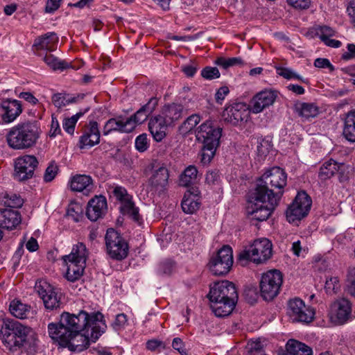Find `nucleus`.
<instances>
[{"instance_id": "1", "label": "nucleus", "mask_w": 355, "mask_h": 355, "mask_svg": "<svg viewBox=\"0 0 355 355\" xmlns=\"http://www.w3.org/2000/svg\"><path fill=\"white\" fill-rule=\"evenodd\" d=\"M107 325L100 311L80 310L77 314L63 312L58 323L48 325L49 336L71 352L87 349L90 339L95 342L105 331Z\"/></svg>"}, {"instance_id": "2", "label": "nucleus", "mask_w": 355, "mask_h": 355, "mask_svg": "<svg viewBox=\"0 0 355 355\" xmlns=\"http://www.w3.org/2000/svg\"><path fill=\"white\" fill-rule=\"evenodd\" d=\"M287 182V174L279 167H273L258 180L252 191V199H264L270 197L274 201L280 200Z\"/></svg>"}, {"instance_id": "3", "label": "nucleus", "mask_w": 355, "mask_h": 355, "mask_svg": "<svg viewBox=\"0 0 355 355\" xmlns=\"http://www.w3.org/2000/svg\"><path fill=\"white\" fill-rule=\"evenodd\" d=\"M30 332L29 327L13 320L4 321L1 329L2 341L8 349L15 350L28 343V347H25L27 352L34 354L37 351V343L35 338H33V341H27Z\"/></svg>"}, {"instance_id": "4", "label": "nucleus", "mask_w": 355, "mask_h": 355, "mask_svg": "<svg viewBox=\"0 0 355 355\" xmlns=\"http://www.w3.org/2000/svg\"><path fill=\"white\" fill-rule=\"evenodd\" d=\"M42 134L37 121L19 123L11 128L7 135L8 146L15 150H24L35 146Z\"/></svg>"}, {"instance_id": "5", "label": "nucleus", "mask_w": 355, "mask_h": 355, "mask_svg": "<svg viewBox=\"0 0 355 355\" xmlns=\"http://www.w3.org/2000/svg\"><path fill=\"white\" fill-rule=\"evenodd\" d=\"M222 132V128L209 120L202 123L196 129V139L202 144L201 162L203 164H209L214 158L220 145Z\"/></svg>"}, {"instance_id": "6", "label": "nucleus", "mask_w": 355, "mask_h": 355, "mask_svg": "<svg viewBox=\"0 0 355 355\" xmlns=\"http://www.w3.org/2000/svg\"><path fill=\"white\" fill-rule=\"evenodd\" d=\"M272 252V245L270 241L261 238L255 240L248 249L241 251L238 256V260L242 266L250 261L261 264L271 257Z\"/></svg>"}, {"instance_id": "7", "label": "nucleus", "mask_w": 355, "mask_h": 355, "mask_svg": "<svg viewBox=\"0 0 355 355\" xmlns=\"http://www.w3.org/2000/svg\"><path fill=\"white\" fill-rule=\"evenodd\" d=\"M252 191H250L248 194V215L258 221L267 220L278 205L279 201H274L272 198L267 196L264 199H252Z\"/></svg>"}, {"instance_id": "8", "label": "nucleus", "mask_w": 355, "mask_h": 355, "mask_svg": "<svg viewBox=\"0 0 355 355\" xmlns=\"http://www.w3.org/2000/svg\"><path fill=\"white\" fill-rule=\"evenodd\" d=\"M105 241L107 253L111 259L121 261L127 257L129 251L128 244L119 232L113 228L108 229Z\"/></svg>"}, {"instance_id": "9", "label": "nucleus", "mask_w": 355, "mask_h": 355, "mask_svg": "<svg viewBox=\"0 0 355 355\" xmlns=\"http://www.w3.org/2000/svg\"><path fill=\"white\" fill-rule=\"evenodd\" d=\"M283 275L277 270H271L262 275L259 286L261 296L266 301L273 300L279 293Z\"/></svg>"}, {"instance_id": "10", "label": "nucleus", "mask_w": 355, "mask_h": 355, "mask_svg": "<svg viewBox=\"0 0 355 355\" xmlns=\"http://www.w3.org/2000/svg\"><path fill=\"white\" fill-rule=\"evenodd\" d=\"M233 262L232 248L229 245H224L211 258L209 267L213 275L223 276L230 272Z\"/></svg>"}, {"instance_id": "11", "label": "nucleus", "mask_w": 355, "mask_h": 355, "mask_svg": "<svg viewBox=\"0 0 355 355\" xmlns=\"http://www.w3.org/2000/svg\"><path fill=\"white\" fill-rule=\"evenodd\" d=\"M151 173L148 179L147 187L150 192L161 194L168 184L169 173L164 164L152 163Z\"/></svg>"}, {"instance_id": "12", "label": "nucleus", "mask_w": 355, "mask_h": 355, "mask_svg": "<svg viewBox=\"0 0 355 355\" xmlns=\"http://www.w3.org/2000/svg\"><path fill=\"white\" fill-rule=\"evenodd\" d=\"M312 200L305 191L298 192L293 203L286 211L288 222L300 220L306 216L311 206Z\"/></svg>"}, {"instance_id": "13", "label": "nucleus", "mask_w": 355, "mask_h": 355, "mask_svg": "<svg viewBox=\"0 0 355 355\" xmlns=\"http://www.w3.org/2000/svg\"><path fill=\"white\" fill-rule=\"evenodd\" d=\"M287 314L293 322L309 323L313 320L315 312L301 299L295 297L288 302Z\"/></svg>"}, {"instance_id": "14", "label": "nucleus", "mask_w": 355, "mask_h": 355, "mask_svg": "<svg viewBox=\"0 0 355 355\" xmlns=\"http://www.w3.org/2000/svg\"><path fill=\"white\" fill-rule=\"evenodd\" d=\"M37 166L38 161L34 155H25L18 157L15 164V180L21 182L33 178Z\"/></svg>"}, {"instance_id": "15", "label": "nucleus", "mask_w": 355, "mask_h": 355, "mask_svg": "<svg viewBox=\"0 0 355 355\" xmlns=\"http://www.w3.org/2000/svg\"><path fill=\"white\" fill-rule=\"evenodd\" d=\"M209 301L237 300L238 293L234 284L227 280L214 283L208 294Z\"/></svg>"}, {"instance_id": "16", "label": "nucleus", "mask_w": 355, "mask_h": 355, "mask_svg": "<svg viewBox=\"0 0 355 355\" xmlns=\"http://www.w3.org/2000/svg\"><path fill=\"white\" fill-rule=\"evenodd\" d=\"M35 288L42 299L46 309L53 310L60 308L61 302L55 289L46 282H36Z\"/></svg>"}, {"instance_id": "17", "label": "nucleus", "mask_w": 355, "mask_h": 355, "mask_svg": "<svg viewBox=\"0 0 355 355\" xmlns=\"http://www.w3.org/2000/svg\"><path fill=\"white\" fill-rule=\"evenodd\" d=\"M248 112L245 104L236 103L227 106L223 112L222 117L225 121L233 125L246 120Z\"/></svg>"}, {"instance_id": "18", "label": "nucleus", "mask_w": 355, "mask_h": 355, "mask_svg": "<svg viewBox=\"0 0 355 355\" xmlns=\"http://www.w3.org/2000/svg\"><path fill=\"white\" fill-rule=\"evenodd\" d=\"M331 320L336 324L342 325L352 319V303L342 298L337 300L333 306Z\"/></svg>"}, {"instance_id": "19", "label": "nucleus", "mask_w": 355, "mask_h": 355, "mask_svg": "<svg viewBox=\"0 0 355 355\" xmlns=\"http://www.w3.org/2000/svg\"><path fill=\"white\" fill-rule=\"evenodd\" d=\"M22 112L20 101L9 98L1 101L0 103V114L3 122L10 123L14 121Z\"/></svg>"}, {"instance_id": "20", "label": "nucleus", "mask_w": 355, "mask_h": 355, "mask_svg": "<svg viewBox=\"0 0 355 355\" xmlns=\"http://www.w3.org/2000/svg\"><path fill=\"white\" fill-rule=\"evenodd\" d=\"M100 141V131L96 121H90L83 129V135L79 139V147H92Z\"/></svg>"}, {"instance_id": "21", "label": "nucleus", "mask_w": 355, "mask_h": 355, "mask_svg": "<svg viewBox=\"0 0 355 355\" xmlns=\"http://www.w3.org/2000/svg\"><path fill=\"white\" fill-rule=\"evenodd\" d=\"M277 98L276 94L271 90H264L257 94L252 99L251 110L257 114L272 105Z\"/></svg>"}, {"instance_id": "22", "label": "nucleus", "mask_w": 355, "mask_h": 355, "mask_svg": "<svg viewBox=\"0 0 355 355\" xmlns=\"http://www.w3.org/2000/svg\"><path fill=\"white\" fill-rule=\"evenodd\" d=\"M133 130L131 119H124L122 116L111 118L103 127V134L107 135L112 132H130Z\"/></svg>"}, {"instance_id": "23", "label": "nucleus", "mask_w": 355, "mask_h": 355, "mask_svg": "<svg viewBox=\"0 0 355 355\" xmlns=\"http://www.w3.org/2000/svg\"><path fill=\"white\" fill-rule=\"evenodd\" d=\"M200 204V191L192 187L185 192L181 207L185 214H192L199 209Z\"/></svg>"}, {"instance_id": "24", "label": "nucleus", "mask_w": 355, "mask_h": 355, "mask_svg": "<svg viewBox=\"0 0 355 355\" xmlns=\"http://www.w3.org/2000/svg\"><path fill=\"white\" fill-rule=\"evenodd\" d=\"M70 189L73 191L83 192L88 195L94 189V181L91 176L87 175L76 174L70 178L69 182Z\"/></svg>"}, {"instance_id": "25", "label": "nucleus", "mask_w": 355, "mask_h": 355, "mask_svg": "<svg viewBox=\"0 0 355 355\" xmlns=\"http://www.w3.org/2000/svg\"><path fill=\"white\" fill-rule=\"evenodd\" d=\"M187 114V110L181 104L172 103L165 105L159 114L166 123L173 125L179 121L184 114Z\"/></svg>"}, {"instance_id": "26", "label": "nucleus", "mask_w": 355, "mask_h": 355, "mask_svg": "<svg viewBox=\"0 0 355 355\" xmlns=\"http://www.w3.org/2000/svg\"><path fill=\"white\" fill-rule=\"evenodd\" d=\"M21 222L20 213L12 209H0V228L15 229Z\"/></svg>"}, {"instance_id": "27", "label": "nucleus", "mask_w": 355, "mask_h": 355, "mask_svg": "<svg viewBox=\"0 0 355 355\" xmlns=\"http://www.w3.org/2000/svg\"><path fill=\"white\" fill-rule=\"evenodd\" d=\"M107 207V202L102 196H95L91 199L87 207V216L92 221L97 220L103 215Z\"/></svg>"}, {"instance_id": "28", "label": "nucleus", "mask_w": 355, "mask_h": 355, "mask_svg": "<svg viewBox=\"0 0 355 355\" xmlns=\"http://www.w3.org/2000/svg\"><path fill=\"white\" fill-rule=\"evenodd\" d=\"M157 105L158 99L155 97H153L146 104L137 110L134 115L127 118V119H131L133 123V130L137 124H141L148 119V116L155 110Z\"/></svg>"}, {"instance_id": "29", "label": "nucleus", "mask_w": 355, "mask_h": 355, "mask_svg": "<svg viewBox=\"0 0 355 355\" xmlns=\"http://www.w3.org/2000/svg\"><path fill=\"white\" fill-rule=\"evenodd\" d=\"M170 126L160 115L150 119L148 129L156 141H161L166 137L167 127Z\"/></svg>"}, {"instance_id": "30", "label": "nucleus", "mask_w": 355, "mask_h": 355, "mask_svg": "<svg viewBox=\"0 0 355 355\" xmlns=\"http://www.w3.org/2000/svg\"><path fill=\"white\" fill-rule=\"evenodd\" d=\"M237 300H214L210 301V307L217 317L229 315L234 310Z\"/></svg>"}, {"instance_id": "31", "label": "nucleus", "mask_w": 355, "mask_h": 355, "mask_svg": "<svg viewBox=\"0 0 355 355\" xmlns=\"http://www.w3.org/2000/svg\"><path fill=\"white\" fill-rule=\"evenodd\" d=\"M58 42V37L54 32L47 33L35 39L34 46L37 49H44L48 51H54Z\"/></svg>"}, {"instance_id": "32", "label": "nucleus", "mask_w": 355, "mask_h": 355, "mask_svg": "<svg viewBox=\"0 0 355 355\" xmlns=\"http://www.w3.org/2000/svg\"><path fill=\"white\" fill-rule=\"evenodd\" d=\"M88 251L83 243H78L73 245L69 254L62 257L64 261H76V263H86Z\"/></svg>"}, {"instance_id": "33", "label": "nucleus", "mask_w": 355, "mask_h": 355, "mask_svg": "<svg viewBox=\"0 0 355 355\" xmlns=\"http://www.w3.org/2000/svg\"><path fill=\"white\" fill-rule=\"evenodd\" d=\"M85 97L84 94H78L76 96H70L69 94L58 93L52 96V103L58 108H62L69 104L76 103L82 101Z\"/></svg>"}, {"instance_id": "34", "label": "nucleus", "mask_w": 355, "mask_h": 355, "mask_svg": "<svg viewBox=\"0 0 355 355\" xmlns=\"http://www.w3.org/2000/svg\"><path fill=\"white\" fill-rule=\"evenodd\" d=\"M343 135L349 141L355 142V110H350L345 114Z\"/></svg>"}, {"instance_id": "35", "label": "nucleus", "mask_w": 355, "mask_h": 355, "mask_svg": "<svg viewBox=\"0 0 355 355\" xmlns=\"http://www.w3.org/2000/svg\"><path fill=\"white\" fill-rule=\"evenodd\" d=\"M30 305L23 303L21 300H13L10 302L9 310L10 313L17 318L26 319L31 314Z\"/></svg>"}, {"instance_id": "36", "label": "nucleus", "mask_w": 355, "mask_h": 355, "mask_svg": "<svg viewBox=\"0 0 355 355\" xmlns=\"http://www.w3.org/2000/svg\"><path fill=\"white\" fill-rule=\"evenodd\" d=\"M67 266V270L65 274L67 279L74 282L79 279L83 275L86 263H76V261H64Z\"/></svg>"}, {"instance_id": "37", "label": "nucleus", "mask_w": 355, "mask_h": 355, "mask_svg": "<svg viewBox=\"0 0 355 355\" xmlns=\"http://www.w3.org/2000/svg\"><path fill=\"white\" fill-rule=\"evenodd\" d=\"M286 350L291 355H313L311 347L295 340H289L288 341Z\"/></svg>"}, {"instance_id": "38", "label": "nucleus", "mask_w": 355, "mask_h": 355, "mask_svg": "<svg viewBox=\"0 0 355 355\" xmlns=\"http://www.w3.org/2000/svg\"><path fill=\"white\" fill-rule=\"evenodd\" d=\"M299 116L304 119L314 118L319 114L318 107L313 103H300L295 106Z\"/></svg>"}, {"instance_id": "39", "label": "nucleus", "mask_w": 355, "mask_h": 355, "mask_svg": "<svg viewBox=\"0 0 355 355\" xmlns=\"http://www.w3.org/2000/svg\"><path fill=\"white\" fill-rule=\"evenodd\" d=\"M343 166L336 162L330 159L325 162L320 168L319 177L322 180H327L334 175Z\"/></svg>"}, {"instance_id": "40", "label": "nucleus", "mask_w": 355, "mask_h": 355, "mask_svg": "<svg viewBox=\"0 0 355 355\" xmlns=\"http://www.w3.org/2000/svg\"><path fill=\"white\" fill-rule=\"evenodd\" d=\"M198 170L195 166H189L180 177V184L182 187H189L196 182Z\"/></svg>"}, {"instance_id": "41", "label": "nucleus", "mask_w": 355, "mask_h": 355, "mask_svg": "<svg viewBox=\"0 0 355 355\" xmlns=\"http://www.w3.org/2000/svg\"><path fill=\"white\" fill-rule=\"evenodd\" d=\"M0 202L6 207L19 208L23 205V199L15 193H1Z\"/></svg>"}, {"instance_id": "42", "label": "nucleus", "mask_w": 355, "mask_h": 355, "mask_svg": "<svg viewBox=\"0 0 355 355\" xmlns=\"http://www.w3.org/2000/svg\"><path fill=\"white\" fill-rule=\"evenodd\" d=\"M121 210L123 214L130 215L135 220H139V209L135 207L134 202L131 200V198H128L121 202Z\"/></svg>"}, {"instance_id": "43", "label": "nucleus", "mask_w": 355, "mask_h": 355, "mask_svg": "<svg viewBox=\"0 0 355 355\" xmlns=\"http://www.w3.org/2000/svg\"><path fill=\"white\" fill-rule=\"evenodd\" d=\"M215 63L218 66L221 67L225 69H227L231 67L242 66L244 64L243 60L239 57L228 58H226L224 57H220L216 60Z\"/></svg>"}, {"instance_id": "44", "label": "nucleus", "mask_w": 355, "mask_h": 355, "mask_svg": "<svg viewBox=\"0 0 355 355\" xmlns=\"http://www.w3.org/2000/svg\"><path fill=\"white\" fill-rule=\"evenodd\" d=\"M43 60L45 62V63L50 67H51L53 70H63L68 67L67 62L59 60L57 58H55L51 54H46Z\"/></svg>"}, {"instance_id": "45", "label": "nucleus", "mask_w": 355, "mask_h": 355, "mask_svg": "<svg viewBox=\"0 0 355 355\" xmlns=\"http://www.w3.org/2000/svg\"><path fill=\"white\" fill-rule=\"evenodd\" d=\"M200 121V116L198 114H191L180 125V130L184 132H189L192 130Z\"/></svg>"}, {"instance_id": "46", "label": "nucleus", "mask_w": 355, "mask_h": 355, "mask_svg": "<svg viewBox=\"0 0 355 355\" xmlns=\"http://www.w3.org/2000/svg\"><path fill=\"white\" fill-rule=\"evenodd\" d=\"M340 288L338 277H327L324 288L327 293H336Z\"/></svg>"}, {"instance_id": "47", "label": "nucleus", "mask_w": 355, "mask_h": 355, "mask_svg": "<svg viewBox=\"0 0 355 355\" xmlns=\"http://www.w3.org/2000/svg\"><path fill=\"white\" fill-rule=\"evenodd\" d=\"M272 144L269 141L265 139H259L257 140V155L259 156L261 158L265 157L270 152Z\"/></svg>"}, {"instance_id": "48", "label": "nucleus", "mask_w": 355, "mask_h": 355, "mask_svg": "<svg viewBox=\"0 0 355 355\" xmlns=\"http://www.w3.org/2000/svg\"><path fill=\"white\" fill-rule=\"evenodd\" d=\"M67 215L71 218L73 221L78 222L80 218H82V209L79 204L73 203L69 206Z\"/></svg>"}, {"instance_id": "49", "label": "nucleus", "mask_w": 355, "mask_h": 355, "mask_svg": "<svg viewBox=\"0 0 355 355\" xmlns=\"http://www.w3.org/2000/svg\"><path fill=\"white\" fill-rule=\"evenodd\" d=\"M278 74L282 77H284L286 79H297L301 80L304 83H307L308 80L306 78H303L300 76H299L297 73L294 72L290 69L288 68H279L277 69Z\"/></svg>"}, {"instance_id": "50", "label": "nucleus", "mask_w": 355, "mask_h": 355, "mask_svg": "<svg viewBox=\"0 0 355 355\" xmlns=\"http://www.w3.org/2000/svg\"><path fill=\"white\" fill-rule=\"evenodd\" d=\"M58 172V166L56 163L53 161L51 162L48 167L46 168L44 174V180L46 182H51Z\"/></svg>"}, {"instance_id": "51", "label": "nucleus", "mask_w": 355, "mask_h": 355, "mask_svg": "<svg viewBox=\"0 0 355 355\" xmlns=\"http://www.w3.org/2000/svg\"><path fill=\"white\" fill-rule=\"evenodd\" d=\"M201 76L207 80L218 78L220 76L219 70L216 67H206L201 71Z\"/></svg>"}, {"instance_id": "52", "label": "nucleus", "mask_w": 355, "mask_h": 355, "mask_svg": "<svg viewBox=\"0 0 355 355\" xmlns=\"http://www.w3.org/2000/svg\"><path fill=\"white\" fill-rule=\"evenodd\" d=\"M174 269V263L171 261H165L159 265L157 272L160 275H170Z\"/></svg>"}, {"instance_id": "53", "label": "nucleus", "mask_w": 355, "mask_h": 355, "mask_svg": "<svg viewBox=\"0 0 355 355\" xmlns=\"http://www.w3.org/2000/svg\"><path fill=\"white\" fill-rule=\"evenodd\" d=\"M316 33L323 42L335 35V31L329 26H322L317 28Z\"/></svg>"}, {"instance_id": "54", "label": "nucleus", "mask_w": 355, "mask_h": 355, "mask_svg": "<svg viewBox=\"0 0 355 355\" xmlns=\"http://www.w3.org/2000/svg\"><path fill=\"white\" fill-rule=\"evenodd\" d=\"M135 148L141 153L144 152L148 149V142L146 134H142L137 137L135 139Z\"/></svg>"}, {"instance_id": "55", "label": "nucleus", "mask_w": 355, "mask_h": 355, "mask_svg": "<svg viewBox=\"0 0 355 355\" xmlns=\"http://www.w3.org/2000/svg\"><path fill=\"white\" fill-rule=\"evenodd\" d=\"M347 291L355 297V268H351L347 275Z\"/></svg>"}, {"instance_id": "56", "label": "nucleus", "mask_w": 355, "mask_h": 355, "mask_svg": "<svg viewBox=\"0 0 355 355\" xmlns=\"http://www.w3.org/2000/svg\"><path fill=\"white\" fill-rule=\"evenodd\" d=\"M127 316L124 313H119L116 315L112 326L115 331H119L125 327L127 323Z\"/></svg>"}, {"instance_id": "57", "label": "nucleus", "mask_w": 355, "mask_h": 355, "mask_svg": "<svg viewBox=\"0 0 355 355\" xmlns=\"http://www.w3.org/2000/svg\"><path fill=\"white\" fill-rule=\"evenodd\" d=\"M287 3L296 9L305 10L310 7L311 0H287Z\"/></svg>"}, {"instance_id": "58", "label": "nucleus", "mask_w": 355, "mask_h": 355, "mask_svg": "<svg viewBox=\"0 0 355 355\" xmlns=\"http://www.w3.org/2000/svg\"><path fill=\"white\" fill-rule=\"evenodd\" d=\"M113 193L118 200L122 202L130 196L128 194L127 190L121 186L114 187Z\"/></svg>"}, {"instance_id": "59", "label": "nucleus", "mask_w": 355, "mask_h": 355, "mask_svg": "<svg viewBox=\"0 0 355 355\" xmlns=\"http://www.w3.org/2000/svg\"><path fill=\"white\" fill-rule=\"evenodd\" d=\"M76 122L73 118L65 119L63 121L62 126L64 130L69 134L73 135L75 130Z\"/></svg>"}, {"instance_id": "60", "label": "nucleus", "mask_w": 355, "mask_h": 355, "mask_svg": "<svg viewBox=\"0 0 355 355\" xmlns=\"http://www.w3.org/2000/svg\"><path fill=\"white\" fill-rule=\"evenodd\" d=\"M314 66L318 68H328L330 71L335 70L334 67L327 58H317L314 62Z\"/></svg>"}, {"instance_id": "61", "label": "nucleus", "mask_w": 355, "mask_h": 355, "mask_svg": "<svg viewBox=\"0 0 355 355\" xmlns=\"http://www.w3.org/2000/svg\"><path fill=\"white\" fill-rule=\"evenodd\" d=\"M172 347L177 350L181 355H187V352L184 348L183 341L180 338H175L172 342Z\"/></svg>"}, {"instance_id": "62", "label": "nucleus", "mask_w": 355, "mask_h": 355, "mask_svg": "<svg viewBox=\"0 0 355 355\" xmlns=\"http://www.w3.org/2000/svg\"><path fill=\"white\" fill-rule=\"evenodd\" d=\"M230 93V89L227 86L220 87L216 92L215 98L216 103L222 104L225 96Z\"/></svg>"}, {"instance_id": "63", "label": "nucleus", "mask_w": 355, "mask_h": 355, "mask_svg": "<svg viewBox=\"0 0 355 355\" xmlns=\"http://www.w3.org/2000/svg\"><path fill=\"white\" fill-rule=\"evenodd\" d=\"M62 0H47L45 11L48 13H52L58 10L60 6V2Z\"/></svg>"}, {"instance_id": "64", "label": "nucleus", "mask_w": 355, "mask_h": 355, "mask_svg": "<svg viewBox=\"0 0 355 355\" xmlns=\"http://www.w3.org/2000/svg\"><path fill=\"white\" fill-rule=\"evenodd\" d=\"M159 347L165 348L164 343L161 340L153 339L146 343V348L150 351H155Z\"/></svg>"}]
</instances>
